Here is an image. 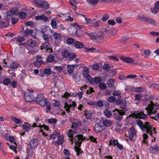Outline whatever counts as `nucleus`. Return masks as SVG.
<instances>
[{"label":"nucleus","mask_w":159,"mask_h":159,"mask_svg":"<svg viewBox=\"0 0 159 159\" xmlns=\"http://www.w3.org/2000/svg\"><path fill=\"white\" fill-rule=\"evenodd\" d=\"M35 102L42 107L46 106L47 110L45 111L46 112H48L50 110L51 103L47 101L43 94L38 95L35 98Z\"/></svg>","instance_id":"obj_1"},{"label":"nucleus","mask_w":159,"mask_h":159,"mask_svg":"<svg viewBox=\"0 0 159 159\" xmlns=\"http://www.w3.org/2000/svg\"><path fill=\"white\" fill-rule=\"evenodd\" d=\"M137 124L143 131L145 130L148 134L152 135V125L149 123L145 122L144 124L141 120H139L137 121Z\"/></svg>","instance_id":"obj_2"},{"label":"nucleus","mask_w":159,"mask_h":159,"mask_svg":"<svg viewBox=\"0 0 159 159\" xmlns=\"http://www.w3.org/2000/svg\"><path fill=\"white\" fill-rule=\"evenodd\" d=\"M84 139V138H83V135L80 134L76 136L75 138V143L76 145H77V146H75V149L78 156L82 153V151L80 147L81 146L82 141Z\"/></svg>","instance_id":"obj_3"},{"label":"nucleus","mask_w":159,"mask_h":159,"mask_svg":"<svg viewBox=\"0 0 159 159\" xmlns=\"http://www.w3.org/2000/svg\"><path fill=\"white\" fill-rule=\"evenodd\" d=\"M41 36L45 41H49V39L52 36V31L49 28L46 27L42 30L41 31Z\"/></svg>","instance_id":"obj_4"},{"label":"nucleus","mask_w":159,"mask_h":159,"mask_svg":"<svg viewBox=\"0 0 159 159\" xmlns=\"http://www.w3.org/2000/svg\"><path fill=\"white\" fill-rule=\"evenodd\" d=\"M87 34L92 39L96 42H100L104 38L103 33L101 32L98 33H87Z\"/></svg>","instance_id":"obj_5"},{"label":"nucleus","mask_w":159,"mask_h":159,"mask_svg":"<svg viewBox=\"0 0 159 159\" xmlns=\"http://www.w3.org/2000/svg\"><path fill=\"white\" fill-rule=\"evenodd\" d=\"M34 3L39 8H44L48 9L50 7L49 4L44 0H34Z\"/></svg>","instance_id":"obj_6"},{"label":"nucleus","mask_w":159,"mask_h":159,"mask_svg":"<svg viewBox=\"0 0 159 159\" xmlns=\"http://www.w3.org/2000/svg\"><path fill=\"white\" fill-rule=\"evenodd\" d=\"M113 112H115L113 115L115 118L119 120H121L123 118L122 116L125 114L124 111L118 109H115Z\"/></svg>","instance_id":"obj_7"},{"label":"nucleus","mask_w":159,"mask_h":159,"mask_svg":"<svg viewBox=\"0 0 159 159\" xmlns=\"http://www.w3.org/2000/svg\"><path fill=\"white\" fill-rule=\"evenodd\" d=\"M158 109V107L155 105H149L146 108L148 115L155 114Z\"/></svg>","instance_id":"obj_8"},{"label":"nucleus","mask_w":159,"mask_h":159,"mask_svg":"<svg viewBox=\"0 0 159 159\" xmlns=\"http://www.w3.org/2000/svg\"><path fill=\"white\" fill-rule=\"evenodd\" d=\"M28 91L24 93L25 99L26 101L27 102H31L35 99V97L30 92V90L28 89Z\"/></svg>","instance_id":"obj_9"},{"label":"nucleus","mask_w":159,"mask_h":159,"mask_svg":"<svg viewBox=\"0 0 159 159\" xmlns=\"http://www.w3.org/2000/svg\"><path fill=\"white\" fill-rule=\"evenodd\" d=\"M128 132V137L129 139L131 141H133V138L137 135L135 128L133 127L130 128L129 129Z\"/></svg>","instance_id":"obj_10"},{"label":"nucleus","mask_w":159,"mask_h":159,"mask_svg":"<svg viewBox=\"0 0 159 159\" xmlns=\"http://www.w3.org/2000/svg\"><path fill=\"white\" fill-rule=\"evenodd\" d=\"M83 74L84 76L87 78L89 82L92 83L93 79L89 75V69L87 67H85L84 68Z\"/></svg>","instance_id":"obj_11"},{"label":"nucleus","mask_w":159,"mask_h":159,"mask_svg":"<svg viewBox=\"0 0 159 159\" xmlns=\"http://www.w3.org/2000/svg\"><path fill=\"white\" fill-rule=\"evenodd\" d=\"M19 13L18 11L16 8H13L7 12V13H4V15L8 17V16L10 17H12L14 15H17Z\"/></svg>","instance_id":"obj_12"},{"label":"nucleus","mask_w":159,"mask_h":159,"mask_svg":"<svg viewBox=\"0 0 159 159\" xmlns=\"http://www.w3.org/2000/svg\"><path fill=\"white\" fill-rule=\"evenodd\" d=\"M105 31L107 34L112 35L116 34L117 32L116 30H113L109 26H107L106 27Z\"/></svg>","instance_id":"obj_13"},{"label":"nucleus","mask_w":159,"mask_h":159,"mask_svg":"<svg viewBox=\"0 0 159 159\" xmlns=\"http://www.w3.org/2000/svg\"><path fill=\"white\" fill-rule=\"evenodd\" d=\"M134 116L136 118L140 119H146L147 118V116L143 112L135 111L134 113Z\"/></svg>","instance_id":"obj_14"},{"label":"nucleus","mask_w":159,"mask_h":159,"mask_svg":"<svg viewBox=\"0 0 159 159\" xmlns=\"http://www.w3.org/2000/svg\"><path fill=\"white\" fill-rule=\"evenodd\" d=\"M104 129V126L98 123H96L94 126V130L96 133L101 132Z\"/></svg>","instance_id":"obj_15"},{"label":"nucleus","mask_w":159,"mask_h":159,"mask_svg":"<svg viewBox=\"0 0 159 159\" xmlns=\"http://www.w3.org/2000/svg\"><path fill=\"white\" fill-rule=\"evenodd\" d=\"M26 43L28 46L31 48H34L37 45L36 43L32 39H30L27 40Z\"/></svg>","instance_id":"obj_16"},{"label":"nucleus","mask_w":159,"mask_h":159,"mask_svg":"<svg viewBox=\"0 0 159 159\" xmlns=\"http://www.w3.org/2000/svg\"><path fill=\"white\" fill-rule=\"evenodd\" d=\"M102 119H103L102 124L104 126L109 127L111 125L112 122L111 120H108L106 118H102Z\"/></svg>","instance_id":"obj_17"},{"label":"nucleus","mask_w":159,"mask_h":159,"mask_svg":"<svg viewBox=\"0 0 159 159\" xmlns=\"http://www.w3.org/2000/svg\"><path fill=\"white\" fill-rule=\"evenodd\" d=\"M35 18L36 20H42L44 21H47L48 20V18L44 14L37 16H35Z\"/></svg>","instance_id":"obj_18"},{"label":"nucleus","mask_w":159,"mask_h":159,"mask_svg":"<svg viewBox=\"0 0 159 159\" xmlns=\"http://www.w3.org/2000/svg\"><path fill=\"white\" fill-rule=\"evenodd\" d=\"M65 105L64 106L65 108L66 109V110L67 111L70 112V108L71 107H74L76 105V103L75 102H73L72 103V104H68L67 102H66L65 103Z\"/></svg>","instance_id":"obj_19"},{"label":"nucleus","mask_w":159,"mask_h":159,"mask_svg":"<svg viewBox=\"0 0 159 159\" xmlns=\"http://www.w3.org/2000/svg\"><path fill=\"white\" fill-rule=\"evenodd\" d=\"M37 141V139H34L30 142V145L31 148H34L37 146L38 144Z\"/></svg>","instance_id":"obj_20"},{"label":"nucleus","mask_w":159,"mask_h":159,"mask_svg":"<svg viewBox=\"0 0 159 159\" xmlns=\"http://www.w3.org/2000/svg\"><path fill=\"white\" fill-rule=\"evenodd\" d=\"M68 31L70 34L75 35L77 34V29L75 27H73L70 28Z\"/></svg>","instance_id":"obj_21"},{"label":"nucleus","mask_w":159,"mask_h":159,"mask_svg":"<svg viewBox=\"0 0 159 159\" xmlns=\"http://www.w3.org/2000/svg\"><path fill=\"white\" fill-rule=\"evenodd\" d=\"M53 35L54 39L57 40H61L63 37V36L60 34L56 32H54L53 34Z\"/></svg>","instance_id":"obj_22"},{"label":"nucleus","mask_w":159,"mask_h":159,"mask_svg":"<svg viewBox=\"0 0 159 159\" xmlns=\"http://www.w3.org/2000/svg\"><path fill=\"white\" fill-rule=\"evenodd\" d=\"M73 45L76 48H82L84 46L83 43L76 40L73 43Z\"/></svg>","instance_id":"obj_23"},{"label":"nucleus","mask_w":159,"mask_h":159,"mask_svg":"<svg viewBox=\"0 0 159 159\" xmlns=\"http://www.w3.org/2000/svg\"><path fill=\"white\" fill-rule=\"evenodd\" d=\"M76 133V132L75 130H73L70 129L69 130V132L68 133V136L70 138V140L72 141V144L73 143V139L72 138L73 136Z\"/></svg>","instance_id":"obj_24"},{"label":"nucleus","mask_w":159,"mask_h":159,"mask_svg":"<svg viewBox=\"0 0 159 159\" xmlns=\"http://www.w3.org/2000/svg\"><path fill=\"white\" fill-rule=\"evenodd\" d=\"M121 60L123 61L129 63L133 62V59L129 57H122L120 58Z\"/></svg>","instance_id":"obj_25"},{"label":"nucleus","mask_w":159,"mask_h":159,"mask_svg":"<svg viewBox=\"0 0 159 159\" xmlns=\"http://www.w3.org/2000/svg\"><path fill=\"white\" fill-rule=\"evenodd\" d=\"M49 41H45V42L42 44L41 47V49L43 50V49H46L47 48H50L51 47V44Z\"/></svg>","instance_id":"obj_26"},{"label":"nucleus","mask_w":159,"mask_h":159,"mask_svg":"<svg viewBox=\"0 0 159 159\" xmlns=\"http://www.w3.org/2000/svg\"><path fill=\"white\" fill-rule=\"evenodd\" d=\"M64 137L63 136L59 135L58 137L57 140L56 141V142L57 143L58 145L60 144L61 145L64 142Z\"/></svg>","instance_id":"obj_27"},{"label":"nucleus","mask_w":159,"mask_h":159,"mask_svg":"<svg viewBox=\"0 0 159 159\" xmlns=\"http://www.w3.org/2000/svg\"><path fill=\"white\" fill-rule=\"evenodd\" d=\"M104 114L107 118H111L112 116V113L109 110L106 109H105L103 112Z\"/></svg>","instance_id":"obj_28"},{"label":"nucleus","mask_w":159,"mask_h":159,"mask_svg":"<svg viewBox=\"0 0 159 159\" xmlns=\"http://www.w3.org/2000/svg\"><path fill=\"white\" fill-rule=\"evenodd\" d=\"M7 17H6L5 21L3 20L0 21V25H1L2 27L4 28L7 27L9 24L8 21L7 20H6Z\"/></svg>","instance_id":"obj_29"},{"label":"nucleus","mask_w":159,"mask_h":159,"mask_svg":"<svg viewBox=\"0 0 159 159\" xmlns=\"http://www.w3.org/2000/svg\"><path fill=\"white\" fill-rule=\"evenodd\" d=\"M70 53V52L67 50L66 49H63L62 52V55L64 58L67 59Z\"/></svg>","instance_id":"obj_30"},{"label":"nucleus","mask_w":159,"mask_h":159,"mask_svg":"<svg viewBox=\"0 0 159 159\" xmlns=\"http://www.w3.org/2000/svg\"><path fill=\"white\" fill-rule=\"evenodd\" d=\"M11 118L12 120L16 124H18L22 123V121L20 119L13 116H11Z\"/></svg>","instance_id":"obj_31"},{"label":"nucleus","mask_w":159,"mask_h":159,"mask_svg":"<svg viewBox=\"0 0 159 159\" xmlns=\"http://www.w3.org/2000/svg\"><path fill=\"white\" fill-rule=\"evenodd\" d=\"M76 55L74 53L70 52L67 59L69 61H71L73 60L74 59L76 58Z\"/></svg>","instance_id":"obj_32"},{"label":"nucleus","mask_w":159,"mask_h":159,"mask_svg":"<svg viewBox=\"0 0 159 159\" xmlns=\"http://www.w3.org/2000/svg\"><path fill=\"white\" fill-rule=\"evenodd\" d=\"M57 19L53 18L51 20V24L52 27L54 29H56L57 27Z\"/></svg>","instance_id":"obj_33"},{"label":"nucleus","mask_w":159,"mask_h":159,"mask_svg":"<svg viewBox=\"0 0 159 159\" xmlns=\"http://www.w3.org/2000/svg\"><path fill=\"white\" fill-rule=\"evenodd\" d=\"M67 67V71L69 74L72 73L73 71V70L75 67V65H68Z\"/></svg>","instance_id":"obj_34"},{"label":"nucleus","mask_w":159,"mask_h":159,"mask_svg":"<svg viewBox=\"0 0 159 159\" xmlns=\"http://www.w3.org/2000/svg\"><path fill=\"white\" fill-rule=\"evenodd\" d=\"M120 108L121 109L124 110L125 111H126V108L127 107L126 102L125 100H122V102L120 104Z\"/></svg>","instance_id":"obj_35"},{"label":"nucleus","mask_w":159,"mask_h":159,"mask_svg":"<svg viewBox=\"0 0 159 159\" xmlns=\"http://www.w3.org/2000/svg\"><path fill=\"white\" fill-rule=\"evenodd\" d=\"M146 21H147L148 23L151 24L152 25L154 26L156 25L157 24V23L155 20L151 19L150 18L148 17Z\"/></svg>","instance_id":"obj_36"},{"label":"nucleus","mask_w":159,"mask_h":159,"mask_svg":"<svg viewBox=\"0 0 159 159\" xmlns=\"http://www.w3.org/2000/svg\"><path fill=\"white\" fill-rule=\"evenodd\" d=\"M32 32L33 31L32 30L27 28L25 31L24 36L25 37H27L31 34Z\"/></svg>","instance_id":"obj_37"},{"label":"nucleus","mask_w":159,"mask_h":159,"mask_svg":"<svg viewBox=\"0 0 159 159\" xmlns=\"http://www.w3.org/2000/svg\"><path fill=\"white\" fill-rule=\"evenodd\" d=\"M20 66L19 64L17 62H14L11 63L10 66V68L11 69H15L17 68Z\"/></svg>","instance_id":"obj_38"},{"label":"nucleus","mask_w":159,"mask_h":159,"mask_svg":"<svg viewBox=\"0 0 159 159\" xmlns=\"http://www.w3.org/2000/svg\"><path fill=\"white\" fill-rule=\"evenodd\" d=\"M55 60L54 56L52 55H50L46 59V61L48 62H52Z\"/></svg>","instance_id":"obj_39"},{"label":"nucleus","mask_w":159,"mask_h":159,"mask_svg":"<svg viewBox=\"0 0 159 159\" xmlns=\"http://www.w3.org/2000/svg\"><path fill=\"white\" fill-rule=\"evenodd\" d=\"M134 90L136 92L140 93L143 91H145V88L144 87H136L135 88Z\"/></svg>","instance_id":"obj_40"},{"label":"nucleus","mask_w":159,"mask_h":159,"mask_svg":"<svg viewBox=\"0 0 159 159\" xmlns=\"http://www.w3.org/2000/svg\"><path fill=\"white\" fill-rule=\"evenodd\" d=\"M138 19L142 21H146L148 17H146L143 15L140 14H139L138 16Z\"/></svg>","instance_id":"obj_41"},{"label":"nucleus","mask_w":159,"mask_h":159,"mask_svg":"<svg viewBox=\"0 0 159 159\" xmlns=\"http://www.w3.org/2000/svg\"><path fill=\"white\" fill-rule=\"evenodd\" d=\"M61 134L58 132H55L50 135V137L51 139H55L56 138H58Z\"/></svg>","instance_id":"obj_42"},{"label":"nucleus","mask_w":159,"mask_h":159,"mask_svg":"<svg viewBox=\"0 0 159 159\" xmlns=\"http://www.w3.org/2000/svg\"><path fill=\"white\" fill-rule=\"evenodd\" d=\"M107 84L108 86L111 87H114V79H110L107 82Z\"/></svg>","instance_id":"obj_43"},{"label":"nucleus","mask_w":159,"mask_h":159,"mask_svg":"<svg viewBox=\"0 0 159 159\" xmlns=\"http://www.w3.org/2000/svg\"><path fill=\"white\" fill-rule=\"evenodd\" d=\"M109 146H115L116 145V140L114 139L113 138L111 139L109 141Z\"/></svg>","instance_id":"obj_44"},{"label":"nucleus","mask_w":159,"mask_h":159,"mask_svg":"<svg viewBox=\"0 0 159 159\" xmlns=\"http://www.w3.org/2000/svg\"><path fill=\"white\" fill-rule=\"evenodd\" d=\"M102 81L101 78L100 77H96L94 78V79H93V81L92 82V84L93 82H94L95 83L99 84Z\"/></svg>","instance_id":"obj_45"},{"label":"nucleus","mask_w":159,"mask_h":159,"mask_svg":"<svg viewBox=\"0 0 159 159\" xmlns=\"http://www.w3.org/2000/svg\"><path fill=\"white\" fill-rule=\"evenodd\" d=\"M27 15V14L24 12L21 11L19 12V17L21 19H25Z\"/></svg>","instance_id":"obj_46"},{"label":"nucleus","mask_w":159,"mask_h":159,"mask_svg":"<svg viewBox=\"0 0 159 159\" xmlns=\"http://www.w3.org/2000/svg\"><path fill=\"white\" fill-rule=\"evenodd\" d=\"M116 99V98L112 96L108 97L107 99V100H108L109 102H114L115 101Z\"/></svg>","instance_id":"obj_47"},{"label":"nucleus","mask_w":159,"mask_h":159,"mask_svg":"<svg viewBox=\"0 0 159 159\" xmlns=\"http://www.w3.org/2000/svg\"><path fill=\"white\" fill-rule=\"evenodd\" d=\"M87 2L90 4L94 5L98 2V0H87Z\"/></svg>","instance_id":"obj_48"},{"label":"nucleus","mask_w":159,"mask_h":159,"mask_svg":"<svg viewBox=\"0 0 159 159\" xmlns=\"http://www.w3.org/2000/svg\"><path fill=\"white\" fill-rule=\"evenodd\" d=\"M99 86L101 89L105 90L107 88V85L105 83H100L99 84Z\"/></svg>","instance_id":"obj_49"},{"label":"nucleus","mask_w":159,"mask_h":159,"mask_svg":"<svg viewBox=\"0 0 159 159\" xmlns=\"http://www.w3.org/2000/svg\"><path fill=\"white\" fill-rule=\"evenodd\" d=\"M63 84V82L59 79H57L55 82V85L59 86Z\"/></svg>","instance_id":"obj_50"},{"label":"nucleus","mask_w":159,"mask_h":159,"mask_svg":"<svg viewBox=\"0 0 159 159\" xmlns=\"http://www.w3.org/2000/svg\"><path fill=\"white\" fill-rule=\"evenodd\" d=\"M43 63L41 60H37V61L34 63V65L36 66H40Z\"/></svg>","instance_id":"obj_51"},{"label":"nucleus","mask_w":159,"mask_h":159,"mask_svg":"<svg viewBox=\"0 0 159 159\" xmlns=\"http://www.w3.org/2000/svg\"><path fill=\"white\" fill-rule=\"evenodd\" d=\"M10 82V80L9 79H5L3 80V84L6 85H8Z\"/></svg>","instance_id":"obj_52"},{"label":"nucleus","mask_w":159,"mask_h":159,"mask_svg":"<svg viewBox=\"0 0 159 159\" xmlns=\"http://www.w3.org/2000/svg\"><path fill=\"white\" fill-rule=\"evenodd\" d=\"M103 69L106 71H108L110 70V66L108 64H105L103 66Z\"/></svg>","instance_id":"obj_53"},{"label":"nucleus","mask_w":159,"mask_h":159,"mask_svg":"<svg viewBox=\"0 0 159 159\" xmlns=\"http://www.w3.org/2000/svg\"><path fill=\"white\" fill-rule=\"evenodd\" d=\"M134 90V88L130 86H126L125 90L126 91H132Z\"/></svg>","instance_id":"obj_54"},{"label":"nucleus","mask_w":159,"mask_h":159,"mask_svg":"<svg viewBox=\"0 0 159 159\" xmlns=\"http://www.w3.org/2000/svg\"><path fill=\"white\" fill-rule=\"evenodd\" d=\"M43 72L45 74L50 75L51 73V71L50 69L46 68L43 70Z\"/></svg>","instance_id":"obj_55"},{"label":"nucleus","mask_w":159,"mask_h":159,"mask_svg":"<svg viewBox=\"0 0 159 159\" xmlns=\"http://www.w3.org/2000/svg\"><path fill=\"white\" fill-rule=\"evenodd\" d=\"M85 116L87 118V119H90L91 118V116H92V113H89V112L88 111H87L85 113Z\"/></svg>","instance_id":"obj_56"},{"label":"nucleus","mask_w":159,"mask_h":159,"mask_svg":"<svg viewBox=\"0 0 159 159\" xmlns=\"http://www.w3.org/2000/svg\"><path fill=\"white\" fill-rule=\"evenodd\" d=\"M109 17V16L108 14H104L102 17V21H105L108 20Z\"/></svg>","instance_id":"obj_57"},{"label":"nucleus","mask_w":159,"mask_h":159,"mask_svg":"<svg viewBox=\"0 0 159 159\" xmlns=\"http://www.w3.org/2000/svg\"><path fill=\"white\" fill-rule=\"evenodd\" d=\"M15 39H16L17 41L19 43L25 40L24 38L22 37H20L18 38H15Z\"/></svg>","instance_id":"obj_58"},{"label":"nucleus","mask_w":159,"mask_h":159,"mask_svg":"<svg viewBox=\"0 0 159 159\" xmlns=\"http://www.w3.org/2000/svg\"><path fill=\"white\" fill-rule=\"evenodd\" d=\"M99 66L98 64L96 63L92 66V68L93 70H96L99 68Z\"/></svg>","instance_id":"obj_59"},{"label":"nucleus","mask_w":159,"mask_h":159,"mask_svg":"<svg viewBox=\"0 0 159 159\" xmlns=\"http://www.w3.org/2000/svg\"><path fill=\"white\" fill-rule=\"evenodd\" d=\"M75 41V40L74 39L69 38L67 39V42L68 44H71L73 43V42L74 43Z\"/></svg>","instance_id":"obj_60"},{"label":"nucleus","mask_w":159,"mask_h":159,"mask_svg":"<svg viewBox=\"0 0 159 159\" xmlns=\"http://www.w3.org/2000/svg\"><path fill=\"white\" fill-rule=\"evenodd\" d=\"M151 149L153 150H154L156 151H158L159 150V146L157 145H156L153 147H151Z\"/></svg>","instance_id":"obj_61"},{"label":"nucleus","mask_w":159,"mask_h":159,"mask_svg":"<svg viewBox=\"0 0 159 159\" xmlns=\"http://www.w3.org/2000/svg\"><path fill=\"white\" fill-rule=\"evenodd\" d=\"M113 95L114 96H118L121 94V92L119 90H115L113 93Z\"/></svg>","instance_id":"obj_62"},{"label":"nucleus","mask_w":159,"mask_h":159,"mask_svg":"<svg viewBox=\"0 0 159 159\" xmlns=\"http://www.w3.org/2000/svg\"><path fill=\"white\" fill-rule=\"evenodd\" d=\"M116 145L117 148L121 150L123 148L122 145L119 143L117 139H116Z\"/></svg>","instance_id":"obj_63"},{"label":"nucleus","mask_w":159,"mask_h":159,"mask_svg":"<svg viewBox=\"0 0 159 159\" xmlns=\"http://www.w3.org/2000/svg\"><path fill=\"white\" fill-rule=\"evenodd\" d=\"M150 34L153 36H159V32L152 31L150 32Z\"/></svg>","instance_id":"obj_64"}]
</instances>
